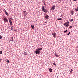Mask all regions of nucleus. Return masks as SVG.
Instances as JSON below:
<instances>
[{"label":"nucleus","mask_w":78,"mask_h":78,"mask_svg":"<svg viewBox=\"0 0 78 78\" xmlns=\"http://www.w3.org/2000/svg\"><path fill=\"white\" fill-rule=\"evenodd\" d=\"M59 0V1H60V2H61V1L62 0Z\"/></svg>","instance_id":"nucleus-37"},{"label":"nucleus","mask_w":78,"mask_h":78,"mask_svg":"<svg viewBox=\"0 0 78 78\" xmlns=\"http://www.w3.org/2000/svg\"><path fill=\"white\" fill-rule=\"evenodd\" d=\"M70 34V32H69L68 34H67V35H69Z\"/></svg>","instance_id":"nucleus-23"},{"label":"nucleus","mask_w":78,"mask_h":78,"mask_svg":"<svg viewBox=\"0 0 78 78\" xmlns=\"http://www.w3.org/2000/svg\"><path fill=\"white\" fill-rule=\"evenodd\" d=\"M42 2L43 3L44 5H45V1L44 0H43L42 1Z\"/></svg>","instance_id":"nucleus-10"},{"label":"nucleus","mask_w":78,"mask_h":78,"mask_svg":"<svg viewBox=\"0 0 78 78\" xmlns=\"http://www.w3.org/2000/svg\"><path fill=\"white\" fill-rule=\"evenodd\" d=\"M10 20H13V19H12V18H10Z\"/></svg>","instance_id":"nucleus-34"},{"label":"nucleus","mask_w":78,"mask_h":78,"mask_svg":"<svg viewBox=\"0 0 78 78\" xmlns=\"http://www.w3.org/2000/svg\"><path fill=\"white\" fill-rule=\"evenodd\" d=\"M27 54H28V53H26L25 52L24 53V55H27Z\"/></svg>","instance_id":"nucleus-16"},{"label":"nucleus","mask_w":78,"mask_h":78,"mask_svg":"<svg viewBox=\"0 0 78 78\" xmlns=\"http://www.w3.org/2000/svg\"><path fill=\"white\" fill-rule=\"evenodd\" d=\"M47 23V22H45V23Z\"/></svg>","instance_id":"nucleus-36"},{"label":"nucleus","mask_w":78,"mask_h":78,"mask_svg":"<svg viewBox=\"0 0 78 78\" xmlns=\"http://www.w3.org/2000/svg\"><path fill=\"white\" fill-rule=\"evenodd\" d=\"M14 28V27H13V26H11V28Z\"/></svg>","instance_id":"nucleus-24"},{"label":"nucleus","mask_w":78,"mask_h":78,"mask_svg":"<svg viewBox=\"0 0 78 78\" xmlns=\"http://www.w3.org/2000/svg\"><path fill=\"white\" fill-rule=\"evenodd\" d=\"M2 59L0 58V62H1V61H2Z\"/></svg>","instance_id":"nucleus-32"},{"label":"nucleus","mask_w":78,"mask_h":78,"mask_svg":"<svg viewBox=\"0 0 78 78\" xmlns=\"http://www.w3.org/2000/svg\"><path fill=\"white\" fill-rule=\"evenodd\" d=\"M3 20L5 22H8V19L6 18H5Z\"/></svg>","instance_id":"nucleus-5"},{"label":"nucleus","mask_w":78,"mask_h":78,"mask_svg":"<svg viewBox=\"0 0 78 78\" xmlns=\"http://www.w3.org/2000/svg\"><path fill=\"white\" fill-rule=\"evenodd\" d=\"M31 27H32V29H34V25H31Z\"/></svg>","instance_id":"nucleus-11"},{"label":"nucleus","mask_w":78,"mask_h":78,"mask_svg":"<svg viewBox=\"0 0 78 78\" xmlns=\"http://www.w3.org/2000/svg\"><path fill=\"white\" fill-rule=\"evenodd\" d=\"M9 22H11V19H9Z\"/></svg>","instance_id":"nucleus-26"},{"label":"nucleus","mask_w":78,"mask_h":78,"mask_svg":"<svg viewBox=\"0 0 78 78\" xmlns=\"http://www.w3.org/2000/svg\"><path fill=\"white\" fill-rule=\"evenodd\" d=\"M2 36L1 35H0V39H2Z\"/></svg>","instance_id":"nucleus-28"},{"label":"nucleus","mask_w":78,"mask_h":78,"mask_svg":"<svg viewBox=\"0 0 78 78\" xmlns=\"http://www.w3.org/2000/svg\"><path fill=\"white\" fill-rule=\"evenodd\" d=\"M77 51V53H78V50Z\"/></svg>","instance_id":"nucleus-39"},{"label":"nucleus","mask_w":78,"mask_h":78,"mask_svg":"<svg viewBox=\"0 0 78 78\" xmlns=\"http://www.w3.org/2000/svg\"><path fill=\"white\" fill-rule=\"evenodd\" d=\"M55 56H56V57H59V55H58L56 54H55Z\"/></svg>","instance_id":"nucleus-17"},{"label":"nucleus","mask_w":78,"mask_h":78,"mask_svg":"<svg viewBox=\"0 0 78 78\" xmlns=\"http://www.w3.org/2000/svg\"><path fill=\"white\" fill-rule=\"evenodd\" d=\"M53 65H56V63H53Z\"/></svg>","instance_id":"nucleus-29"},{"label":"nucleus","mask_w":78,"mask_h":78,"mask_svg":"<svg viewBox=\"0 0 78 78\" xmlns=\"http://www.w3.org/2000/svg\"><path fill=\"white\" fill-rule=\"evenodd\" d=\"M10 41H12V42H13V37H11Z\"/></svg>","instance_id":"nucleus-13"},{"label":"nucleus","mask_w":78,"mask_h":78,"mask_svg":"<svg viewBox=\"0 0 78 78\" xmlns=\"http://www.w3.org/2000/svg\"><path fill=\"white\" fill-rule=\"evenodd\" d=\"M74 1H76L77 0H73Z\"/></svg>","instance_id":"nucleus-38"},{"label":"nucleus","mask_w":78,"mask_h":78,"mask_svg":"<svg viewBox=\"0 0 78 78\" xmlns=\"http://www.w3.org/2000/svg\"><path fill=\"white\" fill-rule=\"evenodd\" d=\"M77 48H78V47H77Z\"/></svg>","instance_id":"nucleus-40"},{"label":"nucleus","mask_w":78,"mask_h":78,"mask_svg":"<svg viewBox=\"0 0 78 78\" xmlns=\"http://www.w3.org/2000/svg\"><path fill=\"white\" fill-rule=\"evenodd\" d=\"M49 70V72H52L53 70L51 69L50 68Z\"/></svg>","instance_id":"nucleus-12"},{"label":"nucleus","mask_w":78,"mask_h":78,"mask_svg":"<svg viewBox=\"0 0 78 78\" xmlns=\"http://www.w3.org/2000/svg\"><path fill=\"white\" fill-rule=\"evenodd\" d=\"M52 35L53 37H56V33H53Z\"/></svg>","instance_id":"nucleus-7"},{"label":"nucleus","mask_w":78,"mask_h":78,"mask_svg":"<svg viewBox=\"0 0 78 78\" xmlns=\"http://www.w3.org/2000/svg\"><path fill=\"white\" fill-rule=\"evenodd\" d=\"M42 10L44 12H47V9H45V7L44 6L42 7Z\"/></svg>","instance_id":"nucleus-1"},{"label":"nucleus","mask_w":78,"mask_h":78,"mask_svg":"<svg viewBox=\"0 0 78 78\" xmlns=\"http://www.w3.org/2000/svg\"><path fill=\"white\" fill-rule=\"evenodd\" d=\"M57 20H62V18H60L59 19H57Z\"/></svg>","instance_id":"nucleus-15"},{"label":"nucleus","mask_w":78,"mask_h":78,"mask_svg":"<svg viewBox=\"0 0 78 78\" xmlns=\"http://www.w3.org/2000/svg\"><path fill=\"white\" fill-rule=\"evenodd\" d=\"M63 15H61V17H62Z\"/></svg>","instance_id":"nucleus-35"},{"label":"nucleus","mask_w":78,"mask_h":78,"mask_svg":"<svg viewBox=\"0 0 78 78\" xmlns=\"http://www.w3.org/2000/svg\"><path fill=\"white\" fill-rule=\"evenodd\" d=\"M72 70H71V71H70V73H72Z\"/></svg>","instance_id":"nucleus-31"},{"label":"nucleus","mask_w":78,"mask_h":78,"mask_svg":"<svg viewBox=\"0 0 78 78\" xmlns=\"http://www.w3.org/2000/svg\"><path fill=\"white\" fill-rule=\"evenodd\" d=\"M3 11H4L5 12V14L7 15V16H8V13L6 12V11L5 10V9H4Z\"/></svg>","instance_id":"nucleus-6"},{"label":"nucleus","mask_w":78,"mask_h":78,"mask_svg":"<svg viewBox=\"0 0 78 78\" xmlns=\"http://www.w3.org/2000/svg\"><path fill=\"white\" fill-rule=\"evenodd\" d=\"M11 30L12 31V30H13V28H11Z\"/></svg>","instance_id":"nucleus-33"},{"label":"nucleus","mask_w":78,"mask_h":78,"mask_svg":"<svg viewBox=\"0 0 78 78\" xmlns=\"http://www.w3.org/2000/svg\"><path fill=\"white\" fill-rule=\"evenodd\" d=\"M73 19H72L71 20V21L72 22V21H73Z\"/></svg>","instance_id":"nucleus-30"},{"label":"nucleus","mask_w":78,"mask_h":78,"mask_svg":"<svg viewBox=\"0 0 78 78\" xmlns=\"http://www.w3.org/2000/svg\"><path fill=\"white\" fill-rule=\"evenodd\" d=\"M10 23V25H12V21H9Z\"/></svg>","instance_id":"nucleus-20"},{"label":"nucleus","mask_w":78,"mask_h":78,"mask_svg":"<svg viewBox=\"0 0 78 78\" xmlns=\"http://www.w3.org/2000/svg\"><path fill=\"white\" fill-rule=\"evenodd\" d=\"M35 52L37 54H40V51L38 50L37 49L35 51Z\"/></svg>","instance_id":"nucleus-3"},{"label":"nucleus","mask_w":78,"mask_h":78,"mask_svg":"<svg viewBox=\"0 0 78 78\" xmlns=\"http://www.w3.org/2000/svg\"><path fill=\"white\" fill-rule=\"evenodd\" d=\"M48 17H49V16H48V15H46V16H45V19H48Z\"/></svg>","instance_id":"nucleus-8"},{"label":"nucleus","mask_w":78,"mask_h":78,"mask_svg":"<svg viewBox=\"0 0 78 78\" xmlns=\"http://www.w3.org/2000/svg\"><path fill=\"white\" fill-rule=\"evenodd\" d=\"M75 11H78V7H77L76 9H75Z\"/></svg>","instance_id":"nucleus-18"},{"label":"nucleus","mask_w":78,"mask_h":78,"mask_svg":"<svg viewBox=\"0 0 78 78\" xmlns=\"http://www.w3.org/2000/svg\"><path fill=\"white\" fill-rule=\"evenodd\" d=\"M37 49L39 51V50H42V48H38Z\"/></svg>","instance_id":"nucleus-14"},{"label":"nucleus","mask_w":78,"mask_h":78,"mask_svg":"<svg viewBox=\"0 0 78 78\" xmlns=\"http://www.w3.org/2000/svg\"><path fill=\"white\" fill-rule=\"evenodd\" d=\"M67 31V30L66 31H64V33H66V32Z\"/></svg>","instance_id":"nucleus-27"},{"label":"nucleus","mask_w":78,"mask_h":78,"mask_svg":"<svg viewBox=\"0 0 78 78\" xmlns=\"http://www.w3.org/2000/svg\"><path fill=\"white\" fill-rule=\"evenodd\" d=\"M55 5H53L52 6V8H51V10L52 11H53L55 9Z\"/></svg>","instance_id":"nucleus-4"},{"label":"nucleus","mask_w":78,"mask_h":78,"mask_svg":"<svg viewBox=\"0 0 78 78\" xmlns=\"http://www.w3.org/2000/svg\"><path fill=\"white\" fill-rule=\"evenodd\" d=\"M72 26H70L69 27V28L70 29H71V28H72Z\"/></svg>","instance_id":"nucleus-25"},{"label":"nucleus","mask_w":78,"mask_h":78,"mask_svg":"<svg viewBox=\"0 0 78 78\" xmlns=\"http://www.w3.org/2000/svg\"><path fill=\"white\" fill-rule=\"evenodd\" d=\"M23 12L24 14H26V11H23Z\"/></svg>","instance_id":"nucleus-19"},{"label":"nucleus","mask_w":78,"mask_h":78,"mask_svg":"<svg viewBox=\"0 0 78 78\" xmlns=\"http://www.w3.org/2000/svg\"><path fill=\"white\" fill-rule=\"evenodd\" d=\"M2 53H3V52H2V51H0V54H2Z\"/></svg>","instance_id":"nucleus-21"},{"label":"nucleus","mask_w":78,"mask_h":78,"mask_svg":"<svg viewBox=\"0 0 78 78\" xmlns=\"http://www.w3.org/2000/svg\"><path fill=\"white\" fill-rule=\"evenodd\" d=\"M7 62H8V63H9V61L8 60L7 61Z\"/></svg>","instance_id":"nucleus-22"},{"label":"nucleus","mask_w":78,"mask_h":78,"mask_svg":"<svg viewBox=\"0 0 78 78\" xmlns=\"http://www.w3.org/2000/svg\"><path fill=\"white\" fill-rule=\"evenodd\" d=\"M73 14H74V11L72 10L71 12V14H72V15H73Z\"/></svg>","instance_id":"nucleus-9"},{"label":"nucleus","mask_w":78,"mask_h":78,"mask_svg":"<svg viewBox=\"0 0 78 78\" xmlns=\"http://www.w3.org/2000/svg\"><path fill=\"white\" fill-rule=\"evenodd\" d=\"M69 24L70 23H69V21H68L67 22H66L65 24H64V25H65V27H69Z\"/></svg>","instance_id":"nucleus-2"}]
</instances>
